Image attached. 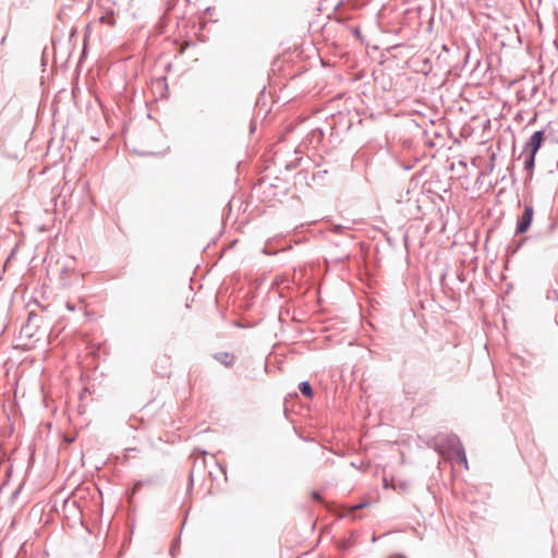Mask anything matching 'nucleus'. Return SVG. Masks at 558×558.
<instances>
[{
	"label": "nucleus",
	"instance_id": "4",
	"mask_svg": "<svg viewBox=\"0 0 558 558\" xmlns=\"http://www.w3.org/2000/svg\"><path fill=\"white\" fill-rule=\"evenodd\" d=\"M217 360L226 366H231L233 364L234 356L229 353H220L217 355Z\"/></svg>",
	"mask_w": 558,
	"mask_h": 558
},
{
	"label": "nucleus",
	"instance_id": "10",
	"mask_svg": "<svg viewBox=\"0 0 558 558\" xmlns=\"http://www.w3.org/2000/svg\"><path fill=\"white\" fill-rule=\"evenodd\" d=\"M109 24L112 25L113 24V19L112 17H109Z\"/></svg>",
	"mask_w": 558,
	"mask_h": 558
},
{
	"label": "nucleus",
	"instance_id": "5",
	"mask_svg": "<svg viewBox=\"0 0 558 558\" xmlns=\"http://www.w3.org/2000/svg\"><path fill=\"white\" fill-rule=\"evenodd\" d=\"M300 388V391L307 398H312L313 397V390H312V387L310 385V383L307 381H303L300 384L299 386Z\"/></svg>",
	"mask_w": 558,
	"mask_h": 558
},
{
	"label": "nucleus",
	"instance_id": "8",
	"mask_svg": "<svg viewBox=\"0 0 558 558\" xmlns=\"http://www.w3.org/2000/svg\"><path fill=\"white\" fill-rule=\"evenodd\" d=\"M312 497H313V499H315V500H317V501H320V496L318 495V493L313 492V493H312Z\"/></svg>",
	"mask_w": 558,
	"mask_h": 558
},
{
	"label": "nucleus",
	"instance_id": "2",
	"mask_svg": "<svg viewBox=\"0 0 558 558\" xmlns=\"http://www.w3.org/2000/svg\"><path fill=\"white\" fill-rule=\"evenodd\" d=\"M543 141H544V132L543 131L535 132L531 136L530 142L527 144V146L530 147V150H531L530 153H532L533 155H536V153L539 149Z\"/></svg>",
	"mask_w": 558,
	"mask_h": 558
},
{
	"label": "nucleus",
	"instance_id": "9",
	"mask_svg": "<svg viewBox=\"0 0 558 558\" xmlns=\"http://www.w3.org/2000/svg\"><path fill=\"white\" fill-rule=\"evenodd\" d=\"M40 337H37L33 342L26 343L25 345H33L34 342L39 341Z\"/></svg>",
	"mask_w": 558,
	"mask_h": 558
},
{
	"label": "nucleus",
	"instance_id": "1",
	"mask_svg": "<svg viewBox=\"0 0 558 558\" xmlns=\"http://www.w3.org/2000/svg\"><path fill=\"white\" fill-rule=\"evenodd\" d=\"M534 216V209L531 205H526L523 211L522 217L520 218L518 226H517V232L518 233H525L532 221Z\"/></svg>",
	"mask_w": 558,
	"mask_h": 558
},
{
	"label": "nucleus",
	"instance_id": "7",
	"mask_svg": "<svg viewBox=\"0 0 558 558\" xmlns=\"http://www.w3.org/2000/svg\"><path fill=\"white\" fill-rule=\"evenodd\" d=\"M459 459H460V462L463 463L465 468H468L466 457L463 451L461 453H459Z\"/></svg>",
	"mask_w": 558,
	"mask_h": 558
},
{
	"label": "nucleus",
	"instance_id": "6",
	"mask_svg": "<svg viewBox=\"0 0 558 558\" xmlns=\"http://www.w3.org/2000/svg\"><path fill=\"white\" fill-rule=\"evenodd\" d=\"M534 159H535V155L530 153L529 157L524 161V166H525L526 170L531 171L534 168Z\"/></svg>",
	"mask_w": 558,
	"mask_h": 558
},
{
	"label": "nucleus",
	"instance_id": "3",
	"mask_svg": "<svg viewBox=\"0 0 558 558\" xmlns=\"http://www.w3.org/2000/svg\"><path fill=\"white\" fill-rule=\"evenodd\" d=\"M36 327L33 325L31 320L21 329L20 336L21 338L32 339L35 337Z\"/></svg>",
	"mask_w": 558,
	"mask_h": 558
}]
</instances>
